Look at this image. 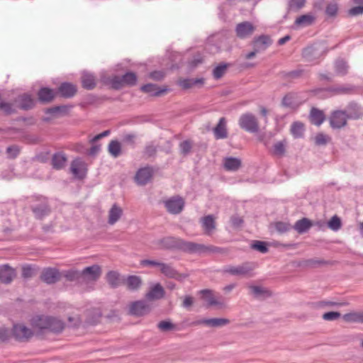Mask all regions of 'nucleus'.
I'll list each match as a JSON object with an SVG mask.
<instances>
[{
    "mask_svg": "<svg viewBox=\"0 0 363 363\" xmlns=\"http://www.w3.org/2000/svg\"><path fill=\"white\" fill-rule=\"evenodd\" d=\"M344 111L346 112L348 119L357 120L363 116V109L354 101L350 102Z\"/></svg>",
    "mask_w": 363,
    "mask_h": 363,
    "instance_id": "nucleus-24",
    "label": "nucleus"
},
{
    "mask_svg": "<svg viewBox=\"0 0 363 363\" xmlns=\"http://www.w3.org/2000/svg\"><path fill=\"white\" fill-rule=\"evenodd\" d=\"M157 328L162 332H167L176 328V325L170 320H162L157 324Z\"/></svg>",
    "mask_w": 363,
    "mask_h": 363,
    "instance_id": "nucleus-62",
    "label": "nucleus"
},
{
    "mask_svg": "<svg viewBox=\"0 0 363 363\" xmlns=\"http://www.w3.org/2000/svg\"><path fill=\"white\" fill-rule=\"evenodd\" d=\"M321 52L322 50L318 45H312L303 50L302 57L306 61L312 62L319 59Z\"/></svg>",
    "mask_w": 363,
    "mask_h": 363,
    "instance_id": "nucleus-19",
    "label": "nucleus"
},
{
    "mask_svg": "<svg viewBox=\"0 0 363 363\" xmlns=\"http://www.w3.org/2000/svg\"><path fill=\"white\" fill-rule=\"evenodd\" d=\"M201 294L203 295V298L208 300V306H222L223 304L221 302H219L215 299L214 297L212 296L211 291L209 289H203L201 291Z\"/></svg>",
    "mask_w": 363,
    "mask_h": 363,
    "instance_id": "nucleus-55",
    "label": "nucleus"
},
{
    "mask_svg": "<svg viewBox=\"0 0 363 363\" xmlns=\"http://www.w3.org/2000/svg\"><path fill=\"white\" fill-rule=\"evenodd\" d=\"M206 252L227 255L229 252V250L225 247H220L214 245H205L203 244L194 242L193 254H202Z\"/></svg>",
    "mask_w": 363,
    "mask_h": 363,
    "instance_id": "nucleus-6",
    "label": "nucleus"
},
{
    "mask_svg": "<svg viewBox=\"0 0 363 363\" xmlns=\"http://www.w3.org/2000/svg\"><path fill=\"white\" fill-rule=\"evenodd\" d=\"M157 247L160 250H179L193 254L194 242L186 241L173 236L164 237L155 242Z\"/></svg>",
    "mask_w": 363,
    "mask_h": 363,
    "instance_id": "nucleus-1",
    "label": "nucleus"
},
{
    "mask_svg": "<svg viewBox=\"0 0 363 363\" xmlns=\"http://www.w3.org/2000/svg\"><path fill=\"white\" fill-rule=\"evenodd\" d=\"M118 80L120 82V89H121L123 86H133L136 84L138 77L136 74L133 72H127L122 76H118Z\"/></svg>",
    "mask_w": 363,
    "mask_h": 363,
    "instance_id": "nucleus-30",
    "label": "nucleus"
},
{
    "mask_svg": "<svg viewBox=\"0 0 363 363\" xmlns=\"http://www.w3.org/2000/svg\"><path fill=\"white\" fill-rule=\"evenodd\" d=\"M230 66L228 63H220L218 66H216L213 70V76L216 79H218L221 78L225 72L227 71L228 67Z\"/></svg>",
    "mask_w": 363,
    "mask_h": 363,
    "instance_id": "nucleus-53",
    "label": "nucleus"
},
{
    "mask_svg": "<svg viewBox=\"0 0 363 363\" xmlns=\"http://www.w3.org/2000/svg\"><path fill=\"white\" fill-rule=\"evenodd\" d=\"M106 280L111 288L116 289L120 285V274L116 271H109L106 274Z\"/></svg>",
    "mask_w": 363,
    "mask_h": 363,
    "instance_id": "nucleus-47",
    "label": "nucleus"
},
{
    "mask_svg": "<svg viewBox=\"0 0 363 363\" xmlns=\"http://www.w3.org/2000/svg\"><path fill=\"white\" fill-rule=\"evenodd\" d=\"M62 274L55 267L44 268L40 274V279L44 283L51 285L60 281Z\"/></svg>",
    "mask_w": 363,
    "mask_h": 363,
    "instance_id": "nucleus-5",
    "label": "nucleus"
},
{
    "mask_svg": "<svg viewBox=\"0 0 363 363\" xmlns=\"http://www.w3.org/2000/svg\"><path fill=\"white\" fill-rule=\"evenodd\" d=\"M305 263L307 267H317L325 265H333L335 262L330 260H325L323 259L313 258L307 259Z\"/></svg>",
    "mask_w": 363,
    "mask_h": 363,
    "instance_id": "nucleus-48",
    "label": "nucleus"
},
{
    "mask_svg": "<svg viewBox=\"0 0 363 363\" xmlns=\"http://www.w3.org/2000/svg\"><path fill=\"white\" fill-rule=\"evenodd\" d=\"M335 68L337 74L344 76L347 73L348 66L347 63L342 60L336 61Z\"/></svg>",
    "mask_w": 363,
    "mask_h": 363,
    "instance_id": "nucleus-60",
    "label": "nucleus"
},
{
    "mask_svg": "<svg viewBox=\"0 0 363 363\" xmlns=\"http://www.w3.org/2000/svg\"><path fill=\"white\" fill-rule=\"evenodd\" d=\"M304 124L299 121L294 122L291 126V132L295 138H300L303 136Z\"/></svg>",
    "mask_w": 363,
    "mask_h": 363,
    "instance_id": "nucleus-49",
    "label": "nucleus"
},
{
    "mask_svg": "<svg viewBox=\"0 0 363 363\" xmlns=\"http://www.w3.org/2000/svg\"><path fill=\"white\" fill-rule=\"evenodd\" d=\"M160 272L165 277L174 279L179 281H182L188 275L180 274L170 264L164 263L161 266Z\"/></svg>",
    "mask_w": 363,
    "mask_h": 363,
    "instance_id": "nucleus-18",
    "label": "nucleus"
},
{
    "mask_svg": "<svg viewBox=\"0 0 363 363\" xmlns=\"http://www.w3.org/2000/svg\"><path fill=\"white\" fill-rule=\"evenodd\" d=\"M56 91L57 96L64 99H71L76 95L77 86L71 82H65L58 86Z\"/></svg>",
    "mask_w": 363,
    "mask_h": 363,
    "instance_id": "nucleus-12",
    "label": "nucleus"
},
{
    "mask_svg": "<svg viewBox=\"0 0 363 363\" xmlns=\"http://www.w3.org/2000/svg\"><path fill=\"white\" fill-rule=\"evenodd\" d=\"M153 175V169L150 167L140 168L136 172L135 179L138 184L145 185L151 179Z\"/></svg>",
    "mask_w": 363,
    "mask_h": 363,
    "instance_id": "nucleus-21",
    "label": "nucleus"
},
{
    "mask_svg": "<svg viewBox=\"0 0 363 363\" xmlns=\"http://www.w3.org/2000/svg\"><path fill=\"white\" fill-rule=\"evenodd\" d=\"M249 288L251 291V293L256 298H266L271 297L272 295L269 290L260 286H250Z\"/></svg>",
    "mask_w": 363,
    "mask_h": 363,
    "instance_id": "nucleus-37",
    "label": "nucleus"
},
{
    "mask_svg": "<svg viewBox=\"0 0 363 363\" xmlns=\"http://www.w3.org/2000/svg\"><path fill=\"white\" fill-rule=\"evenodd\" d=\"M86 164L81 159L77 158L74 160L70 166L71 172L75 177L79 179H83L86 174Z\"/></svg>",
    "mask_w": 363,
    "mask_h": 363,
    "instance_id": "nucleus-22",
    "label": "nucleus"
},
{
    "mask_svg": "<svg viewBox=\"0 0 363 363\" xmlns=\"http://www.w3.org/2000/svg\"><path fill=\"white\" fill-rule=\"evenodd\" d=\"M108 151L113 157H118L121 153V143L116 140H111L108 144Z\"/></svg>",
    "mask_w": 363,
    "mask_h": 363,
    "instance_id": "nucleus-51",
    "label": "nucleus"
},
{
    "mask_svg": "<svg viewBox=\"0 0 363 363\" xmlns=\"http://www.w3.org/2000/svg\"><path fill=\"white\" fill-rule=\"evenodd\" d=\"M140 90L144 92L149 94L152 96H160L167 93L169 89L167 87L160 88L154 84H146L140 87Z\"/></svg>",
    "mask_w": 363,
    "mask_h": 363,
    "instance_id": "nucleus-27",
    "label": "nucleus"
},
{
    "mask_svg": "<svg viewBox=\"0 0 363 363\" xmlns=\"http://www.w3.org/2000/svg\"><path fill=\"white\" fill-rule=\"evenodd\" d=\"M312 226L313 223L311 220L303 218L295 223L293 228L299 234H303L306 233Z\"/></svg>",
    "mask_w": 363,
    "mask_h": 363,
    "instance_id": "nucleus-35",
    "label": "nucleus"
},
{
    "mask_svg": "<svg viewBox=\"0 0 363 363\" xmlns=\"http://www.w3.org/2000/svg\"><path fill=\"white\" fill-rule=\"evenodd\" d=\"M82 86L86 90H92L96 86V79L93 74L83 72L81 77Z\"/></svg>",
    "mask_w": 363,
    "mask_h": 363,
    "instance_id": "nucleus-32",
    "label": "nucleus"
},
{
    "mask_svg": "<svg viewBox=\"0 0 363 363\" xmlns=\"http://www.w3.org/2000/svg\"><path fill=\"white\" fill-rule=\"evenodd\" d=\"M297 94L294 92L287 93L281 100V106L284 107L291 108L293 106L294 99L296 98Z\"/></svg>",
    "mask_w": 363,
    "mask_h": 363,
    "instance_id": "nucleus-56",
    "label": "nucleus"
},
{
    "mask_svg": "<svg viewBox=\"0 0 363 363\" xmlns=\"http://www.w3.org/2000/svg\"><path fill=\"white\" fill-rule=\"evenodd\" d=\"M63 276L69 281L83 283L81 271L75 269L67 270L64 272Z\"/></svg>",
    "mask_w": 363,
    "mask_h": 363,
    "instance_id": "nucleus-45",
    "label": "nucleus"
},
{
    "mask_svg": "<svg viewBox=\"0 0 363 363\" xmlns=\"http://www.w3.org/2000/svg\"><path fill=\"white\" fill-rule=\"evenodd\" d=\"M275 228L279 233H284L289 231L293 227L289 223L282 221L276 222Z\"/></svg>",
    "mask_w": 363,
    "mask_h": 363,
    "instance_id": "nucleus-63",
    "label": "nucleus"
},
{
    "mask_svg": "<svg viewBox=\"0 0 363 363\" xmlns=\"http://www.w3.org/2000/svg\"><path fill=\"white\" fill-rule=\"evenodd\" d=\"M201 226L204 230V233L211 235L216 228L215 218L213 215H208L200 219Z\"/></svg>",
    "mask_w": 363,
    "mask_h": 363,
    "instance_id": "nucleus-28",
    "label": "nucleus"
},
{
    "mask_svg": "<svg viewBox=\"0 0 363 363\" xmlns=\"http://www.w3.org/2000/svg\"><path fill=\"white\" fill-rule=\"evenodd\" d=\"M101 316V314L98 310H94L89 312L86 322L90 325H95L99 321Z\"/></svg>",
    "mask_w": 363,
    "mask_h": 363,
    "instance_id": "nucleus-64",
    "label": "nucleus"
},
{
    "mask_svg": "<svg viewBox=\"0 0 363 363\" xmlns=\"http://www.w3.org/2000/svg\"><path fill=\"white\" fill-rule=\"evenodd\" d=\"M328 227L333 231L339 230L342 227V220L337 215L333 216L328 222Z\"/></svg>",
    "mask_w": 363,
    "mask_h": 363,
    "instance_id": "nucleus-57",
    "label": "nucleus"
},
{
    "mask_svg": "<svg viewBox=\"0 0 363 363\" xmlns=\"http://www.w3.org/2000/svg\"><path fill=\"white\" fill-rule=\"evenodd\" d=\"M33 335V331L23 324H16L13 327L12 335L18 341H27Z\"/></svg>",
    "mask_w": 363,
    "mask_h": 363,
    "instance_id": "nucleus-13",
    "label": "nucleus"
},
{
    "mask_svg": "<svg viewBox=\"0 0 363 363\" xmlns=\"http://www.w3.org/2000/svg\"><path fill=\"white\" fill-rule=\"evenodd\" d=\"M230 323L229 319L223 318H203L194 321L191 325H205L211 328H220L228 325Z\"/></svg>",
    "mask_w": 363,
    "mask_h": 363,
    "instance_id": "nucleus-15",
    "label": "nucleus"
},
{
    "mask_svg": "<svg viewBox=\"0 0 363 363\" xmlns=\"http://www.w3.org/2000/svg\"><path fill=\"white\" fill-rule=\"evenodd\" d=\"M255 27L251 22L243 21L238 23L235 28L236 35L241 39H245L252 35Z\"/></svg>",
    "mask_w": 363,
    "mask_h": 363,
    "instance_id": "nucleus-17",
    "label": "nucleus"
},
{
    "mask_svg": "<svg viewBox=\"0 0 363 363\" xmlns=\"http://www.w3.org/2000/svg\"><path fill=\"white\" fill-rule=\"evenodd\" d=\"M165 295V291L160 283L153 284L150 291L146 294L145 298L150 301L159 300Z\"/></svg>",
    "mask_w": 363,
    "mask_h": 363,
    "instance_id": "nucleus-25",
    "label": "nucleus"
},
{
    "mask_svg": "<svg viewBox=\"0 0 363 363\" xmlns=\"http://www.w3.org/2000/svg\"><path fill=\"white\" fill-rule=\"evenodd\" d=\"M123 211L117 204H113L108 212V223L111 225L116 223L121 217Z\"/></svg>",
    "mask_w": 363,
    "mask_h": 363,
    "instance_id": "nucleus-39",
    "label": "nucleus"
},
{
    "mask_svg": "<svg viewBox=\"0 0 363 363\" xmlns=\"http://www.w3.org/2000/svg\"><path fill=\"white\" fill-rule=\"evenodd\" d=\"M308 305L313 308H322L325 307H341L346 305L345 302H336L331 301H320L309 303Z\"/></svg>",
    "mask_w": 363,
    "mask_h": 363,
    "instance_id": "nucleus-36",
    "label": "nucleus"
},
{
    "mask_svg": "<svg viewBox=\"0 0 363 363\" xmlns=\"http://www.w3.org/2000/svg\"><path fill=\"white\" fill-rule=\"evenodd\" d=\"M240 128L250 133H257L259 130V124L257 118L252 113L242 114L238 120Z\"/></svg>",
    "mask_w": 363,
    "mask_h": 363,
    "instance_id": "nucleus-2",
    "label": "nucleus"
},
{
    "mask_svg": "<svg viewBox=\"0 0 363 363\" xmlns=\"http://www.w3.org/2000/svg\"><path fill=\"white\" fill-rule=\"evenodd\" d=\"M346 323H363V312H351L342 315Z\"/></svg>",
    "mask_w": 363,
    "mask_h": 363,
    "instance_id": "nucleus-44",
    "label": "nucleus"
},
{
    "mask_svg": "<svg viewBox=\"0 0 363 363\" xmlns=\"http://www.w3.org/2000/svg\"><path fill=\"white\" fill-rule=\"evenodd\" d=\"M67 158L62 152H58L53 154L51 160L52 168L55 169H62L65 167Z\"/></svg>",
    "mask_w": 363,
    "mask_h": 363,
    "instance_id": "nucleus-33",
    "label": "nucleus"
},
{
    "mask_svg": "<svg viewBox=\"0 0 363 363\" xmlns=\"http://www.w3.org/2000/svg\"><path fill=\"white\" fill-rule=\"evenodd\" d=\"M30 209L36 219L42 220L51 212V208L47 199H44L39 203L30 206Z\"/></svg>",
    "mask_w": 363,
    "mask_h": 363,
    "instance_id": "nucleus-11",
    "label": "nucleus"
},
{
    "mask_svg": "<svg viewBox=\"0 0 363 363\" xmlns=\"http://www.w3.org/2000/svg\"><path fill=\"white\" fill-rule=\"evenodd\" d=\"M16 271L9 264L0 266V282L5 284L11 283L16 277Z\"/></svg>",
    "mask_w": 363,
    "mask_h": 363,
    "instance_id": "nucleus-23",
    "label": "nucleus"
},
{
    "mask_svg": "<svg viewBox=\"0 0 363 363\" xmlns=\"http://www.w3.org/2000/svg\"><path fill=\"white\" fill-rule=\"evenodd\" d=\"M325 13L328 18H335L338 13V5L335 1L327 4Z\"/></svg>",
    "mask_w": 363,
    "mask_h": 363,
    "instance_id": "nucleus-52",
    "label": "nucleus"
},
{
    "mask_svg": "<svg viewBox=\"0 0 363 363\" xmlns=\"http://www.w3.org/2000/svg\"><path fill=\"white\" fill-rule=\"evenodd\" d=\"M48 320L47 330L49 331L60 333L64 330L65 324L62 320L52 316H49Z\"/></svg>",
    "mask_w": 363,
    "mask_h": 363,
    "instance_id": "nucleus-34",
    "label": "nucleus"
},
{
    "mask_svg": "<svg viewBox=\"0 0 363 363\" xmlns=\"http://www.w3.org/2000/svg\"><path fill=\"white\" fill-rule=\"evenodd\" d=\"M306 0H289L288 3V9L298 11L306 4Z\"/></svg>",
    "mask_w": 363,
    "mask_h": 363,
    "instance_id": "nucleus-61",
    "label": "nucleus"
},
{
    "mask_svg": "<svg viewBox=\"0 0 363 363\" xmlns=\"http://www.w3.org/2000/svg\"><path fill=\"white\" fill-rule=\"evenodd\" d=\"M57 91L48 87H41L38 91V101L43 104L51 103L57 96Z\"/></svg>",
    "mask_w": 363,
    "mask_h": 363,
    "instance_id": "nucleus-20",
    "label": "nucleus"
},
{
    "mask_svg": "<svg viewBox=\"0 0 363 363\" xmlns=\"http://www.w3.org/2000/svg\"><path fill=\"white\" fill-rule=\"evenodd\" d=\"M204 84L203 78L196 79H180L177 82V84L182 87V89H189L194 86H202Z\"/></svg>",
    "mask_w": 363,
    "mask_h": 363,
    "instance_id": "nucleus-31",
    "label": "nucleus"
},
{
    "mask_svg": "<svg viewBox=\"0 0 363 363\" xmlns=\"http://www.w3.org/2000/svg\"><path fill=\"white\" fill-rule=\"evenodd\" d=\"M81 272L83 283L96 281L101 274V269L99 265L94 264L85 267Z\"/></svg>",
    "mask_w": 363,
    "mask_h": 363,
    "instance_id": "nucleus-8",
    "label": "nucleus"
},
{
    "mask_svg": "<svg viewBox=\"0 0 363 363\" xmlns=\"http://www.w3.org/2000/svg\"><path fill=\"white\" fill-rule=\"evenodd\" d=\"M213 132L216 140L228 138L227 121L225 118L222 117L219 119L218 124L213 129Z\"/></svg>",
    "mask_w": 363,
    "mask_h": 363,
    "instance_id": "nucleus-26",
    "label": "nucleus"
},
{
    "mask_svg": "<svg viewBox=\"0 0 363 363\" xmlns=\"http://www.w3.org/2000/svg\"><path fill=\"white\" fill-rule=\"evenodd\" d=\"M354 87L350 85H337L335 86H330L328 88H317L310 90V92L313 95H318L323 92H332L334 94H349L352 91Z\"/></svg>",
    "mask_w": 363,
    "mask_h": 363,
    "instance_id": "nucleus-7",
    "label": "nucleus"
},
{
    "mask_svg": "<svg viewBox=\"0 0 363 363\" xmlns=\"http://www.w3.org/2000/svg\"><path fill=\"white\" fill-rule=\"evenodd\" d=\"M251 248L262 253H266L269 250L267 243L260 240L252 241Z\"/></svg>",
    "mask_w": 363,
    "mask_h": 363,
    "instance_id": "nucleus-58",
    "label": "nucleus"
},
{
    "mask_svg": "<svg viewBox=\"0 0 363 363\" xmlns=\"http://www.w3.org/2000/svg\"><path fill=\"white\" fill-rule=\"evenodd\" d=\"M151 311L150 306L146 301H136L131 303L129 313L135 316H143L148 314Z\"/></svg>",
    "mask_w": 363,
    "mask_h": 363,
    "instance_id": "nucleus-9",
    "label": "nucleus"
},
{
    "mask_svg": "<svg viewBox=\"0 0 363 363\" xmlns=\"http://www.w3.org/2000/svg\"><path fill=\"white\" fill-rule=\"evenodd\" d=\"M315 19V17L311 14H304L296 19L295 24L300 26H308L312 25Z\"/></svg>",
    "mask_w": 363,
    "mask_h": 363,
    "instance_id": "nucleus-50",
    "label": "nucleus"
},
{
    "mask_svg": "<svg viewBox=\"0 0 363 363\" xmlns=\"http://www.w3.org/2000/svg\"><path fill=\"white\" fill-rule=\"evenodd\" d=\"M49 316L40 315L32 319V325L40 330H47Z\"/></svg>",
    "mask_w": 363,
    "mask_h": 363,
    "instance_id": "nucleus-46",
    "label": "nucleus"
},
{
    "mask_svg": "<svg viewBox=\"0 0 363 363\" xmlns=\"http://www.w3.org/2000/svg\"><path fill=\"white\" fill-rule=\"evenodd\" d=\"M253 270V264L245 262L238 266H228L223 272L233 276H246Z\"/></svg>",
    "mask_w": 363,
    "mask_h": 363,
    "instance_id": "nucleus-10",
    "label": "nucleus"
},
{
    "mask_svg": "<svg viewBox=\"0 0 363 363\" xmlns=\"http://www.w3.org/2000/svg\"><path fill=\"white\" fill-rule=\"evenodd\" d=\"M15 102L18 104V107L23 111L33 109L35 106V99L27 93L18 95L15 99Z\"/></svg>",
    "mask_w": 363,
    "mask_h": 363,
    "instance_id": "nucleus-16",
    "label": "nucleus"
},
{
    "mask_svg": "<svg viewBox=\"0 0 363 363\" xmlns=\"http://www.w3.org/2000/svg\"><path fill=\"white\" fill-rule=\"evenodd\" d=\"M309 120L312 124L320 126L325 120V115L322 110L313 107L310 111Z\"/></svg>",
    "mask_w": 363,
    "mask_h": 363,
    "instance_id": "nucleus-29",
    "label": "nucleus"
},
{
    "mask_svg": "<svg viewBox=\"0 0 363 363\" xmlns=\"http://www.w3.org/2000/svg\"><path fill=\"white\" fill-rule=\"evenodd\" d=\"M164 205L169 213L177 215L183 211L185 201L182 196L177 195L164 201Z\"/></svg>",
    "mask_w": 363,
    "mask_h": 363,
    "instance_id": "nucleus-3",
    "label": "nucleus"
},
{
    "mask_svg": "<svg viewBox=\"0 0 363 363\" xmlns=\"http://www.w3.org/2000/svg\"><path fill=\"white\" fill-rule=\"evenodd\" d=\"M127 288L130 291H137L142 285V279L140 277L130 275L126 279Z\"/></svg>",
    "mask_w": 363,
    "mask_h": 363,
    "instance_id": "nucleus-43",
    "label": "nucleus"
},
{
    "mask_svg": "<svg viewBox=\"0 0 363 363\" xmlns=\"http://www.w3.org/2000/svg\"><path fill=\"white\" fill-rule=\"evenodd\" d=\"M348 118L342 110L333 111L329 117L330 125L333 129H341L347 125Z\"/></svg>",
    "mask_w": 363,
    "mask_h": 363,
    "instance_id": "nucleus-4",
    "label": "nucleus"
},
{
    "mask_svg": "<svg viewBox=\"0 0 363 363\" xmlns=\"http://www.w3.org/2000/svg\"><path fill=\"white\" fill-rule=\"evenodd\" d=\"M21 276L24 279H28L35 277L38 271L39 267L36 265L24 264L21 267Z\"/></svg>",
    "mask_w": 363,
    "mask_h": 363,
    "instance_id": "nucleus-41",
    "label": "nucleus"
},
{
    "mask_svg": "<svg viewBox=\"0 0 363 363\" xmlns=\"http://www.w3.org/2000/svg\"><path fill=\"white\" fill-rule=\"evenodd\" d=\"M303 70L298 69H295V70H292L290 72L283 71V72H281L279 74L283 79H287L300 78L303 75Z\"/></svg>",
    "mask_w": 363,
    "mask_h": 363,
    "instance_id": "nucleus-54",
    "label": "nucleus"
},
{
    "mask_svg": "<svg viewBox=\"0 0 363 363\" xmlns=\"http://www.w3.org/2000/svg\"><path fill=\"white\" fill-rule=\"evenodd\" d=\"M286 152V144L284 141H279L273 146V154L278 157H282Z\"/></svg>",
    "mask_w": 363,
    "mask_h": 363,
    "instance_id": "nucleus-59",
    "label": "nucleus"
},
{
    "mask_svg": "<svg viewBox=\"0 0 363 363\" xmlns=\"http://www.w3.org/2000/svg\"><path fill=\"white\" fill-rule=\"evenodd\" d=\"M118 75H113L112 77L103 75L101 77V82L104 85H110L111 89L114 90H120V82L118 80Z\"/></svg>",
    "mask_w": 363,
    "mask_h": 363,
    "instance_id": "nucleus-42",
    "label": "nucleus"
},
{
    "mask_svg": "<svg viewBox=\"0 0 363 363\" xmlns=\"http://www.w3.org/2000/svg\"><path fill=\"white\" fill-rule=\"evenodd\" d=\"M272 43L273 41L269 35L262 34L259 36L255 37L251 44L257 52H260L266 50Z\"/></svg>",
    "mask_w": 363,
    "mask_h": 363,
    "instance_id": "nucleus-14",
    "label": "nucleus"
},
{
    "mask_svg": "<svg viewBox=\"0 0 363 363\" xmlns=\"http://www.w3.org/2000/svg\"><path fill=\"white\" fill-rule=\"evenodd\" d=\"M223 165L227 171L235 172L241 167V160L236 157H226L224 160Z\"/></svg>",
    "mask_w": 363,
    "mask_h": 363,
    "instance_id": "nucleus-40",
    "label": "nucleus"
},
{
    "mask_svg": "<svg viewBox=\"0 0 363 363\" xmlns=\"http://www.w3.org/2000/svg\"><path fill=\"white\" fill-rule=\"evenodd\" d=\"M72 108V105H60L55 106L50 108H48L45 110V113L48 114H60L62 116H66L69 113L70 109Z\"/></svg>",
    "mask_w": 363,
    "mask_h": 363,
    "instance_id": "nucleus-38",
    "label": "nucleus"
}]
</instances>
